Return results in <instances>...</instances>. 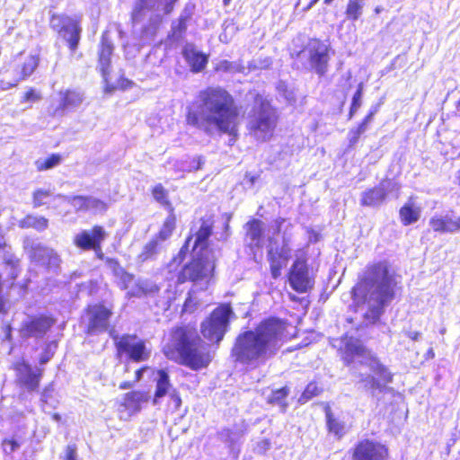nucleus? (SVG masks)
<instances>
[{
  "label": "nucleus",
  "instance_id": "f257e3e1",
  "mask_svg": "<svg viewBox=\"0 0 460 460\" xmlns=\"http://www.w3.org/2000/svg\"><path fill=\"white\" fill-rule=\"evenodd\" d=\"M186 121L208 135L227 134L232 146L238 137L239 110L234 97L224 88L208 87L188 107Z\"/></svg>",
  "mask_w": 460,
  "mask_h": 460
},
{
  "label": "nucleus",
  "instance_id": "f03ea898",
  "mask_svg": "<svg viewBox=\"0 0 460 460\" xmlns=\"http://www.w3.org/2000/svg\"><path fill=\"white\" fill-rule=\"evenodd\" d=\"M285 324L270 318L256 328L240 332L231 349V357L237 363L257 368L272 358L283 344Z\"/></svg>",
  "mask_w": 460,
  "mask_h": 460
},
{
  "label": "nucleus",
  "instance_id": "7ed1b4c3",
  "mask_svg": "<svg viewBox=\"0 0 460 460\" xmlns=\"http://www.w3.org/2000/svg\"><path fill=\"white\" fill-rule=\"evenodd\" d=\"M395 274L387 261L368 264L352 288L351 295L356 304H367L368 310L365 319L376 323L395 296Z\"/></svg>",
  "mask_w": 460,
  "mask_h": 460
},
{
  "label": "nucleus",
  "instance_id": "20e7f679",
  "mask_svg": "<svg viewBox=\"0 0 460 460\" xmlns=\"http://www.w3.org/2000/svg\"><path fill=\"white\" fill-rule=\"evenodd\" d=\"M343 360L373 398L380 401L379 394L394 392L388 386L393 382V373L359 340L346 339Z\"/></svg>",
  "mask_w": 460,
  "mask_h": 460
},
{
  "label": "nucleus",
  "instance_id": "39448f33",
  "mask_svg": "<svg viewBox=\"0 0 460 460\" xmlns=\"http://www.w3.org/2000/svg\"><path fill=\"white\" fill-rule=\"evenodd\" d=\"M164 356L193 370L208 365L207 346L196 330L183 326L172 331L170 341L164 346Z\"/></svg>",
  "mask_w": 460,
  "mask_h": 460
},
{
  "label": "nucleus",
  "instance_id": "423d86ee",
  "mask_svg": "<svg viewBox=\"0 0 460 460\" xmlns=\"http://www.w3.org/2000/svg\"><path fill=\"white\" fill-rule=\"evenodd\" d=\"M277 125V115L270 103L257 94L253 104L247 113V129L257 141H268L273 135Z\"/></svg>",
  "mask_w": 460,
  "mask_h": 460
},
{
  "label": "nucleus",
  "instance_id": "0eeeda50",
  "mask_svg": "<svg viewBox=\"0 0 460 460\" xmlns=\"http://www.w3.org/2000/svg\"><path fill=\"white\" fill-rule=\"evenodd\" d=\"M235 314L230 305L224 304L215 308L200 325L205 339L213 344L219 345L230 329V322Z\"/></svg>",
  "mask_w": 460,
  "mask_h": 460
},
{
  "label": "nucleus",
  "instance_id": "6e6552de",
  "mask_svg": "<svg viewBox=\"0 0 460 460\" xmlns=\"http://www.w3.org/2000/svg\"><path fill=\"white\" fill-rule=\"evenodd\" d=\"M296 58L301 60L307 69L314 70L320 76L328 71L329 47L317 39H311Z\"/></svg>",
  "mask_w": 460,
  "mask_h": 460
},
{
  "label": "nucleus",
  "instance_id": "1a4fd4ad",
  "mask_svg": "<svg viewBox=\"0 0 460 460\" xmlns=\"http://www.w3.org/2000/svg\"><path fill=\"white\" fill-rule=\"evenodd\" d=\"M401 186L393 179H384L378 185L361 193L360 204L365 207H379L391 195L397 199Z\"/></svg>",
  "mask_w": 460,
  "mask_h": 460
},
{
  "label": "nucleus",
  "instance_id": "9d476101",
  "mask_svg": "<svg viewBox=\"0 0 460 460\" xmlns=\"http://www.w3.org/2000/svg\"><path fill=\"white\" fill-rule=\"evenodd\" d=\"M113 53V40L110 31L103 32L101 40V49L99 53V69L102 76L104 92L112 93L115 85L111 82V56Z\"/></svg>",
  "mask_w": 460,
  "mask_h": 460
},
{
  "label": "nucleus",
  "instance_id": "9b49d317",
  "mask_svg": "<svg viewBox=\"0 0 460 460\" xmlns=\"http://www.w3.org/2000/svg\"><path fill=\"white\" fill-rule=\"evenodd\" d=\"M23 247L31 261L49 270H57L60 263L58 253L51 248L31 239H25Z\"/></svg>",
  "mask_w": 460,
  "mask_h": 460
},
{
  "label": "nucleus",
  "instance_id": "f8f14e48",
  "mask_svg": "<svg viewBox=\"0 0 460 460\" xmlns=\"http://www.w3.org/2000/svg\"><path fill=\"white\" fill-rule=\"evenodd\" d=\"M54 324L55 320L48 315L28 316L22 323L20 335L22 339H42Z\"/></svg>",
  "mask_w": 460,
  "mask_h": 460
},
{
  "label": "nucleus",
  "instance_id": "ddd939ff",
  "mask_svg": "<svg viewBox=\"0 0 460 460\" xmlns=\"http://www.w3.org/2000/svg\"><path fill=\"white\" fill-rule=\"evenodd\" d=\"M117 353H126L131 361L142 362L150 358L151 349L136 335H126L117 341Z\"/></svg>",
  "mask_w": 460,
  "mask_h": 460
},
{
  "label": "nucleus",
  "instance_id": "4468645a",
  "mask_svg": "<svg viewBox=\"0 0 460 460\" xmlns=\"http://www.w3.org/2000/svg\"><path fill=\"white\" fill-rule=\"evenodd\" d=\"M120 282L121 288L127 291L126 296L129 297L151 296L159 290L158 286L154 282L149 280H137L134 275L127 273L122 270L120 274Z\"/></svg>",
  "mask_w": 460,
  "mask_h": 460
},
{
  "label": "nucleus",
  "instance_id": "2eb2a0df",
  "mask_svg": "<svg viewBox=\"0 0 460 460\" xmlns=\"http://www.w3.org/2000/svg\"><path fill=\"white\" fill-rule=\"evenodd\" d=\"M288 281L291 288L298 293H305L313 288L314 280L309 276L305 260L297 258L292 264Z\"/></svg>",
  "mask_w": 460,
  "mask_h": 460
},
{
  "label": "nucleus",
  "instance_id": "dca6fc26",
  "mask_svg": "<svg viewBox=\"0 0 460 460\" xmlns=\"http://www.w3.org/2000/svg\"><path fill=\"white\" fill-rule=\"evenodd\" d=\"M111 315V311L102 305H90L84 316L87 322V333L94 335L105 332Z\"/></svg>",
  "mask_w": 460,
  "mask_h": 460
},
{
  "label": "nucleus",
  "instance_id": "f3484780",
  "mask_svg": "<svg viewBox=\"0 0 460 460\" xmlns=\"http://www.w3.org/2000/svg\"><path fill=\"white\" fill-rule=\"evenodd\" d=\"M84 101V93L77 89H66L58 93V104L52 111L53 116L61 117L66 112L77 110Z\"/></svg>",
  "mask_w": 460,
  "mask_h": 460
},
{
  "label": "nucleus",
  "instance_id": "a211bd4d",
  "mask_svg": "<svg viewBox=\"0 0 460 460\" xmlns=\"http://www.w3.org/2000/svg\"><path fill=\"white\" fill-rule=\"evenodd\" d=\"M106 237V232L102 226H95L92 229L83 230L74 237V244L82 250L101 251V243Z\"/></svg>",
  "mask_w": 460,
  "mask_h": 460
},
{
  "label": "nucleus",
  "instance_id": "6ab92c4d",
  "mask_svg": "<svg viewBox=\"0 0 460 460\" xmlns=\"http://www.w3.org/2000/svg\"><path fill=\"white\" fill-rule=\"evenodd\" d=\"M0 259L4 273L6 275L7 279L12 281L11 286H13V281L22 270L21 258L13 252L10 245H4L0 252Z\"/></svg>",
  "mask_w": 460,
  "mask_h": 460
},
{
  "label": "nucleus",
  "instance_id": "aec40b11",
  "mask_svg": "<svg viewBox=\"0 0 460 460\" xmlns=\"http://www.w3.org/2000/svg\"><path fill=\"white\" fill-rule=\"evenodd\" d=\"M353 460H387V449L379 443L364 440L357 445Z\"/></svg>",
  "mask_w": 460,
  "mask_h": 460
},
{
  "label": "nucleus",
  "instance_id": "412c9836",
  "mask_svg": "<svg viewBox=\"0 0 460 460\" xmlns=\"http://www.w3.org/2000/svg\"><path fill=\"white\" fill-rule=\"evenodd\" d=\"M148 395L142 392H130L119 404L118 411L121 420H127L140 410L141 403L147 402Z\"/></svg>",
  "mask_w": 460,
  "mask_h": 460
},
{
  "label": "nucleus",
  "instance_id": "4be33fe9",
  "mask_svg": "<svg viewBox=\"0 0 460 460\" xmlns=\"http://www.w3.org/2000/svg\"><path fill=\"white\" fill-rule=\"evenodd\" d=\"M245 242L251 248H261L264 241L265 226L259 219H252L244 225Z\"/></svg>",
  "mask_w": 460,
  "mask_h": 460
},
{
  "label": "nucleus",
  "instance_id": "5701e85b",
  "mask_svg": "<svg viewBox=\"0 0 460 460\" xmlns=\"http://www.w3.org/2000/svg\"><path fill=\"white\" fill-rule=\"evenodd\" d=\"M210 265L203 260H195L186 265L181 271V278L190 281H198L208 277Z\"/></svg>",
  "mask_w": 460,
  "mask_h": 460
},
{
  "label": "nucleus",
  "instance_id": "b1692460",
  "mask_svg": "<svg viewBox=\"0 0 460 460\" xmlns=\"http://www.w3.org/2000/svg\"><path fill=\"white\" fill-rule=\"evenodd\" d=\"M41 376L42 370L34 371L28 364H23L18 368V379L29 392L38 389Z\"/></svg>",
  "mask_w": 460,
  "mask_h": 460
},
{
  "label": "nucleus",
  "instance_id": "393cba45",
  "mask_svg": "<svg viewBox=\"0 0 460 460\" xmlns=\"http://www.w3.org/2000/svg\"><path fill=\"white\" fill-rule=\"evenodd\" d=\"M58 34L66 43L72 54L77 49L82 29L74 19Z\"/></svg>",
  "mask_w": 460,
  "mask_h": 460
},
{
  "label": "nucleus",
  "instance_id": "a878e982",
  "mask_svg": "<svg viewBox=\"0 0 460 460\" xmlns=\"http://www.w3.org/2000/svg\"><path fill=\"white\" fill-rule=\"evenodd\" d=\"M182 55L191 68L192 72L198 73L203 70L208 63V58L201 52L197 51L192 47H186L182 50Z\"/></svg>",
  "mask_w": 460,
  "mask_h": 460
},
{
  "label": "nucleus",
  "instance_id": "bb28decb",
  "mask_svg": "<svg viewBox=\"0 0 460 460\" xmlns=\"http://www.w3.org/2000/svg\"><path fill=\"white\" fill-rule=\"evenodd\" d=\"M40 64V58L36 55L28 56L22 64L17 66L16 78L19 79V82L26 80L29 76H31L33 72L36 70Z\"/></svg>",
  "mask_w": 460,
  "mask_h": 460
},
{
  "label": "nucleus",
  "instance_id": "cd10ccee",
  "mask_svg": "<svg viewBox=\"0 0 460 460\" xmlns=\"http://www.w3.org/2000/svg\"><path fill=\"white\" fill-rule=\"evenodd\" d=\"M291 257V249L286 240L281 246L273 243L271 240L268 248L269 261H287Z\"/></svg>",
  "mask_w": 460,
  "mask_h": 460
},
{
  "label": "nucleus",
  "instance_id": "c85d7f7f",
  "mask_svg": "<svg viewBox=\"0 0 460 460\" xmlns=\"http://www.w3.org/2000/svg\"><path fill=\"white\" fill-rule=\"evenodd\" d=\"M420 208L415 206L411 200L406 202L399 211L401 221L404 226L417 222L420 217Z\"/></svg>",
  "mask_w": 460,
  "mask_h": 460
},
{
  "label": "nucleus",
  "instance_id": "c756f323",
  "mask_svg": "<svg viewBox=\"0 0 460 460\" xmlns=\"http://www.w3.org/2000/svg\"><path fill=\"white\" fill-rule=\"evenodd\" d=\"M429 226L436 232H456V224L455 223V220L448 215L433 217L429 221Z\"/></svg>",
  "mask_w": 460,
  "mask_h": 460
},
{
  "label": "nucleus",
  "instance_id": "7c9ffc66",
  "mask_svg": "<svg viewBox=\"0 0 460 460\" xmlns=\"http://www.w3.org/2000/svg\"><path fill=\"white\" fill-rule=\"evenodd\" d=\"M155 381L156 389L153 402L154 404H156L160 398L165 396L172 388L169 375L164 369H160L157 371V376L155 378Z\"/></svg>",
  "mask_w": 460,
  "mask_h": 460
},
{
  "label": "nucleus",
  "instance_id": "2f4dec72",
  "mask_svg": "<svg viewBox=\"0 0 460 460\" xmlns=\"http://www.w3.org/2000/svg\"><path fill=\"white\" fill-rule=\"evenodd\" d=\"M21 228H33L38 232L46 230L49 226V220L42 216L28 215L18 223Z\"/></svg>",
  "mask_w": 460,
  "mask_h": 460
},
{
  "label": "nucleus",
  "instance_id": "473e14b6",
  "mask_svg": "<svg viewBox=\"0 0 460 460\" xmlns=\"http://www.w3.org/2000/svg\"><path fill=\"white\" fill-rule=\"evenodd\" d=\"M162 247L163 245L159 240H157V238H153L143 247L142 252L138 254V260L141 262L155 260Z\"/></svg>",
  "mask_w": 460,
  "mask_h": 460
},
{
  "label": "nucleus",
  "instance_id": "72a5a7b5",
  "mask_svg": "<svg viewBox=\"0 0 460 460\" xmlns=\"http://www.w3.org/2000/svg\"><path fill=\"white\" fill-rule=\"evenodd\" d=\"M289 394L288 387H282L280 389L274 390L267 398V402L270 404L279 405L281 408V411L285 412L288 407L286 399Z\"/></svg>",
  "mask_w": 460,
  "mask_h": 460
},
{
  "label": "nucleus",
  "instance_id": "f704fd0d",
  "mask_svg": "<svg viewBox=\"0 0 460 460\" xmlns=\"http://www.w3.org/2000/svg\"><path fill=\"white\" fill-rule=\"evenodd\" d=\"M212 234V222L209 219L201 220L200 226L196 233L195 246H206L207 241Z\"/></svg>",
  "mask_w": 460,
  "mask_h": 460
},
{
  "label": "nucleus",
  "instance_id": "c9c22d12",
  "mask_svg": "<svg viewBox=\"0 0 460 460\" xmlns=\"http://www.w3.org/2000/svg\"><path fill=\"white\" fill-rule=\"evenodd\" d=\"M243 433L237 429H223L218 432L219 439L227 444L232 449L234 448L235 444L239 442Z\"/></svg>",
  "mask_w": 460,
  "mask_h": 460
},
{
  "label": "nucleus",
  "instance_id": "e433bc0d",
  "mask_svg": "<svg viewBox=\"0 0 460 460\" xmlns=\"http://www.w3.org/2000/svg\"><path fill=\"white\" fill-rule=\"evenodd\" d=\"M366 0H349L346 15L349 20L357 21L363 13Z\"/></svg>",
  "mask_w": 460,
  "mask_h": 460
},
{
  "label": "nucleus",
  "instance_id": "4c0bfd02",
  "mask_svg": "<svg viewBox=\"0 0 460 460\" xmlns=\"http://www.w3.org/2000/svg\"><path fill=\"white\" fill-rule=\"evenodd\" d=\"M55 196L49 189L38 188L32 192V206L33 208L44 206L48 204L50 198L56 200Z\"/></svg>",
  "mask_w": 460,
  "mask_h": 460
},
{
  "label": "nucleus",
  "instance_id": "58836bf2",
  "mask_svg": "<svg viewBox=\"0 0 460 460\" xmlns=\"http://www.w3.org/2000/svg\"><path fill=\"white\" fill-rule=\"evenodd\" d=\"M55 199H59L62 201L69 203L75 208L76 211H86V205L88 197L84 196H66L63 194H57Z\"/></svg>",
  "mask_w": 460,
  "mask_h": 460
},
{
  "label": "nucleus",
  "instance_id": "ea45409f",
  "mask_svg": "<svg viewBox=\"0 0 460 460\" xmlns=\"http://www.w3.org/2000/svg\"><path fill=\"white\" fill-rule=\"evenodd\" d=\"M325 415L329 431L338 437H341L344 434V424L333 417L329 407L325 409Z\"/></svg>",
  "mask_w": 460,
  "mask_h": 460
},
{
  "label": "nucleus",
  "instance_id": "a19ab883",
  "mask_svg": "<svg viewBox=\"0 0 460 460\" xmlns=\"http://www.w3.org/2000/svg\"><path fill=\"white\" fill-rule=\"evenodd\" d=\"M62 161V157L58 154H52L47 158H40L35 162L38 171H46L58 166Z\"/></svg>",
  "mask_w": 460,
  "mask_h": 460
},
{
  "label": "nucleus",
  "instance_id": "79ce46f5",
  "mask_svg": "<svg viewBox=\"0 0 460 460\" xmlns=\"http://www.w3.org/2000/svg\"><path fill=\"white\" fill-rule=\"evenodd\" d=\"M174 227H175V217L173 215H170L164 222V225H163L161 230L155 235V238H157V240H159V242L162 244L163 242H164L171 236Z\"/></svg>",
  "mask_w": 460,
  "mask_h": 460
},
{
  "label": "nucleus",
  "instance_id": "37998d69",
  "mask_svg": "<svg viewBox=\"0 0 460 460\" xmlns=\"http://www.w3.org/2000/svg\"><path fill=\"white\" fill-rule=\"evenodd\" d=\"M363 83H360L358 85V89L356 93L353 94L352 102L349 112V119H351L354 114L358 111L362 104V97H363Z\"/></svg>",
  "mask_w": 460,
  "mask_h": 460
},
{
  "label": "nucleus",
  "instance_id": "c03bdc74",
  "mask_svg": "<svg viewBox=\"0 0 460 460\" xmlns=\"http://www.w3.org/2000/svg\"><path fill=\"white\" fill-rule=\"evenodd\" d=\"M58 344L56 341L49 342L40 356L39 362L40 365L47 364L54 356Z\"/></svg>",
  "mask_w": 460,
  "mask_h": 460
},
{
  "label": "nucleus",
  "instance_id": "a18cd8bd",
  "mask_svg": "<svg viewBox=\"0 0 460 460\" xmlns=\"http://www.w3.org/2000/svg\"><path fill=\"white\" fill-rule=\"evenodd\" d=\"M187 22L177 19L172 23V37L175 40L181 39L187 31Z\"/></svg>",
  "mask_w": 460,
  "mask_h": 460
},
{
  "label": "nucleus",
  "instance_id": "49530a36",
  "mask_svg": "<svg viewBox=\"0 0 460 460\" xmlns=\"http://www.w3.org/2000/svg\"><path fill=\"white\" fill-rule=\"evenodd\" d=\"M72 20V18L66 15L54 14L50 20V25L59 34L61 31L66 26V23H68L67 22H71Z\"/></svg>",
  "mask_w": 460,
  "mask_h": 460
},
{
  "label": "nucleus",
  "instance_id": "de8ad7c7",
  "mask_svg": "<svg viewBox=\"0 0 460 460\" xmlns=\"http://www.w3.org/2000/svg\"><path fill=\"white\" fill-rule=\"evenodd\" d=\"M22 442L15 438H4L2 441V448L4 454L11 455L21 447Z\"/></svg>",
  "mask_w": 460,
  "mask_h": 460
},
{
  "label": "nucleus",
  "instance_id": "09e8293b",
  "mask_svg": "<svg viewBox=\"0 0 460 460\" xmlns=\"http://www.w3.org/2000/svg\"><path fill=\"white\" fill-rule=\"evenodd\" d=\"M320 389L315 383H309L299 398L300 403H305L313 397L318 395Z\"/></svg>",
  "mask_w": 460,
  "mask_h": 460
},
{
  "label": "nucleus",
  "instance_id": "8fccbe9b",
  "mask_svg": "<svg viewBox=\"0 0 460 460\" xmlns=\"http://www.w3.org/2000/svg\"><path fill=\"white\" fill-rule=\"evenodd\" d=\"M106 210V204L93 197H88L86 211H91L93 213H102Z\"/></svg>",
  "mask_w": 460,
  "mask_h": 460
},
{
  "label": "nucleus",
  "instance_id": "3c124183",
  "mask_svg": "<svg viewBox=\"0 0 460 460\" xmlns=\"http://www.w3.org/2000/svg\"><path fill=\"white\" fill-rule=\"evenodd\" d=\"M204 164V159L201 156L192 158L188 164H181V170L184 172L198 171L201 168Z\"/></svg>",
  "mask_w": 460,
  "mask_h": 460
},
{
  "label": "nucleus",
  "instance_id": "603ef678",
  "mask_svg": "<svg viewBox=\"0 0 460 460\" xmlns=\"http://www.w3.org/2000/svg\"><path fill=\"white\" fill-rule=\"evenodd\" d=\"M194 10H195V4L191 2H188L184 5V8L182 9V11L179 16V19L188 22L190 20V18L192 17L193 13H194Z\"/></svg>",
  "mask_w": 460,
  "mask_h": 460
},
{
  "label": "nucleus",
  "instance_id": "864d4df0",
  "mask_svg": "<svg viewBox=\"0 0 460 460\" xmlns=\"http://www.w3.org/2000/svg\"><path fill=\"white\" fill-rule=\"evenodd\" d=\"M153 196L160 203L167 202V192L161 184H158L154 188Z\"/></svg>",
  "mask_w": 460,
  "mask_h": 460
},
{
  "label": "nucleus",
  "instance_id": "5fc2aeb1",
  "mask_svg": "<svg viewBox=\"0 0 460 460\" xmlns=\"http://www.w3.org/2000/svg\"><path fill=\"white\" fill-rule=\"evenodd\" d=\"M41 99L40 93L36 92L33 88H30L23 95L22 102H36Z\"/></svg>",
  "mask_w": 460,
  "mask_h": 460
},
{
  "label": "nucleus",
  "instance_id": "6e6d98bb",
  "mask_svg": "<svg viewBox=\"0 0 460 460\" xmlns=\"http://www.w3.org/2000/svg\"><path fill=\"white\" fill-rule=\"evenodd\" d=\"M270 439L263 438L256 443L253 450L256 454L264 455L270 448Z\"/></svg>",
  "mask_w": 460,
  "mask_h": 460
},
{
  "label": "nucleus",
  "instance_id": "4d7b16f0",
  "mask_svg": "<svg viewBox=\"0 0 460 460\" xmlns=\"http://www.w3.org/2000/svg\"><path fill=\"white\" fill-rule=\"evenodd\" d=\"M142 9L158 10L161 6L163 0H139Z\"/></svg>",
  "mask_w": 460,
  "mask_h": 460
},
{
  "label": "nucleus",
  "instance_id": "13d9d810",
  "mask_svg": "<svg viewBox=\"0 0 460 460\" xmlns=\"http://www.w3.org/2000/svg\"><path fill=\"white\" fill-rule=\"evenodd\" d=\"M147 369V367H142L135 370L134 379L132 382H123L120 384L119 387L121 389L129 388L133 383L139 381L143 376V373Z\"/></svg>",
  "mask_w": 460,
  "mask_h": 460
},
{
  "label": "nucleus",
  "instance_id": "bf43d9fd",
  "mask_svg": "<svg viewBox=\"0 0 460 460\" xmlns=\"http://www.w3.org/2000/svg\"><path fill=\"white\" fill-rule=\"evenodd\" d=\"M76 447L69 444L66 448L65 460H76Z\"/></svg>",
  "mask_w": 460,
  "mask_h": 460
},
{
  "label": "nucleus",
  "instance_id": "052dcab7",
  "mask_svg": "<svg viewBox=\"0 0 460 460\" xmlns=\"http://www.w3.org/2000/svg\"><path fill=\"white\" fill-rule=\"evenodd\" d=\"M360 136H361V134L356 128H351L348 134V139H349V146H352L356 145L358 143Z\"/></svg>",
  "mask_w": 460,
  "mask_h": 460
},
{
  "label": "nucleus",
  "instance_id": "680f3d73",
  "mask_svg": "<svg viewBox=\"0 0 460 460\" xmlns=\"http://www.w3.org/2000/svg\"><path fill=\"white\" fill-rule=\"evenodd\" d=\"M270 262L271 274H272L273 278L276 279L279 275L280 269L282 268L283 262L278 261H270Z\"/></svg>",
  "mask_w": 460,
  "mask_h": 460
},
{
  "label": "nucleus",
  "instance_id": "e2e57ef3",
  "mask_svg": "<svg viewBox=\"0 0 460 460\" xmlns=\"http://www.w3.org/2000/svg\"><path fill=\"white\" fill-rule=\"evenodd\" d=\"M19 84V79L16 77L13 81L0 80V90L6 91L10 88L15 87Z\"/></svg>",
  "mask_w": 460,
  "mask_h": 460
},
{
  "label": "nucleus",
  "instance_id": "0e129e2a",
  "mask_svg": "<svg viewBox=\"0 0 460 460\" xmlns=\"http://www.w3.org/2000/svg\"><path fill=\"white\" fill-rule=\"evenodd\" d=\"M372 121L369 120V117H365L363 121L355 128L362 135L367 130L368 125Z\"/></svg>",
  "mask_w": 460,
  "mask_h": 460
},
{
  "label": "nucleus",
  "instance_id": "69168bd1",
  "mask_svg": "<svg viewBox=\"0 0 460 460\" xmlns=\"http://www.w3.org/2000/svg\"><path fill=\"white\" fill-rule=\"evenodd\" d=\"M54 388L53 385L50 384L48 386H46L41 394V401L44 402H48L49 397L53 393Z\"/></svg>",
  "mask_w": 460,
  "mask_h": 460
},
{
  "label": "nucleus",
  "instance_id": "338daca9",
  "mask_svg": "<svg viewBox=\"0 0 460 460\" xmlns=\"http://www.w3.org/2000/svg\"><path fill=\"white\" fill-rule=\"evenodd\" d=\"M177 2V0H171L167 2L164 6V14H170L174 8V4Z\"/></svg>",
  "mask_w": 460,
  "mask_h": 460
},
{
  "label": "nucleus",
  "instance_id": "774afa93",
  "mask_svg": "<svg viewBox=\"0 0 460 460\" xmlns=\"http://www.w3.org/2000/svg\"><path fill=\"white\" fill-rule=\"evenodd\" d=\"M377 111H378V105L372 106L368 114L366 117H369V120L372 121L373 118H374L375 114L377 112Z\"/></svg>",
  "mask_w": 460,
  "mask_h": 460
}]
</instances>
